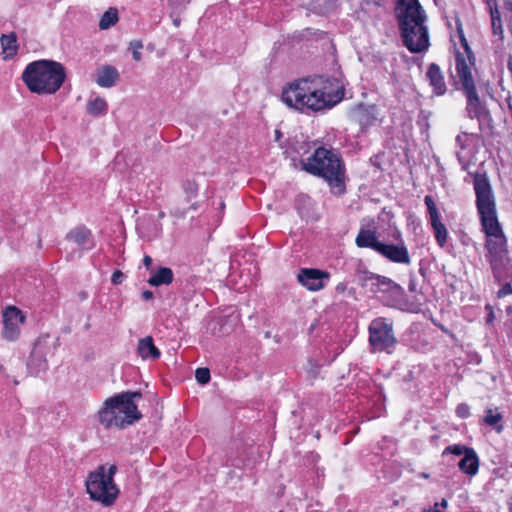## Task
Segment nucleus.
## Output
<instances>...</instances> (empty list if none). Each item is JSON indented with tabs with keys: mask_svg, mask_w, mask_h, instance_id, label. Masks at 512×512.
I'll return each mask as SVG.
<instances>
[{
	"mask_svg": "<svg viewBox=\"0 0 512 512\" xmlns=\"http://www.w3.org/2000/svg\"><path fill=\"white\" fill-rule=\"evenodd\" d=\"M409 289H410L411 291H414V290H415V285H414L413 283H410V285H409Z\"/></svg>",
	"mask_w": 512,
	"mask_h": 512,
	"instance_id": "44",
	"label": "nucleus"
},
{
	"mask_svg": "<svg viewBox=\"0 0 512 512\" xmlns=\"http://www.w3.org/2000/svg\"><path fill=\"white\" fill-rule=\"evenodd\" d=\"M330 274L315 268H301L297 274L298 282L310 291H319L326 286Z\"/></svg>",
	"mask_w": 512,
	"mask_h": 512,
	"instance_id": "14",
	"label": "nucleus"
},
{
	"mask_svg": "<svg viewBox=\"0 0 512 512\" xmlns=\"http://www.w3.org/2000/svg\"><path fill=\"white\" fill-rule=\"evenodd\" d=\"M141 397L139 392H123L107 398L96 414L98 423L105 429H124L139 421V412L133 399Z\"/></svg>",
	"mask_w": 512,
	"mask_h": 512,
	"instance_id": "3",
	"label": "nucleus"
},
{
	"mask_svg": "<svg viewBox=\"0 0 512 512\" xmlns=\"http://www.w3.org/2000/svg\"><path fill=\"white\" fill-rule=\"evenodd\" d=\"M502 419V414L498 411L497 408H489L486 410V415L484 417V422L489 426H495Z\"/></svg>",
	"mask_w": 512,
	"mask_h": 512,
	"instance_id": "29",
	"label": "nucleus"
},
{
	"mask_svg": "<svg viewBox=\"0 0 512 512\" xmlns=\"http://www.w3.org/2000/svg\"><path fill=\"white\" fill-rule=\"evenodd\" d=\"M137 352L144 360H156L161 355L159 349L154 345L153 338L151 336H147L139 340Z\"/></svg>",
	"mask_w": 512,
	"mask_h": 512,
	"instance_id": "21",
	"label": "nucleus"
},
{
	"mask_svg": "<svg viewBox=\"0 0 512 512\" xmlns=\"http://www.w3.org/2000/svg\"><path fill=\"white\" fill-rule=\"evenodd\" d=\"M130 48L132 49V56L135 61H140L142 58V54L140 50L143 48L142 42L140 41H132L130 43Z\"/></svg>",
	"mask_w": 512,
	"mask_h": 512,
	"instance_id": "31",
	"label": "nucleus"
},
{
	"mask_svg": "<svg viewBox=\"0 0 512 512\" xmlns=\"http://www.w3.org/2000/svg\"><path fill=\"white\" fill-rule=\"evenodd\" d=\"M66 240L73 242L80 250H90L95 246L91 231L85 226H77L66 234Z\"/></svg>",
	"mask_w": 512,
	"mask_h": 512,
	"instance_id": "18",
	"label": "nucleus"
},
{
	"mask_svg": "<svg viewBox=\"0 0 512 512\" xmlns=\"http://www.w3.org/2000/svg\"><path fill=\"white\" fill-rule=\"evenodd\" d=\"M456 414L460 417V418H466L469 416L470 414V409L468 407V405L466 404H460L458 405V407L456 408Z\"/></svg>",
	"mask_w": 512,
	"mask_h": 512,
	"instance_id": "35",
	"label": "nucleus"
},
{
	"mask_svg": "<svg viewBox=\"0 0 512 512\" xmlns=\"http://www.w3.org/2000/svg\"><path fill=\"white\" fill-rule=\"evenodd\" d=\"M426 76L435 93L438 95H443L446 91V86L440 67L432 63L428 68Z\"/></svg>",
	"mask_w": 512,
	"mask_h": 512,
	"instance_id": "22",
	"label": "nucleus"
},
{
	"mask_svg": "<svg viewBox=\"0 0 512 512\" xmlns=\"http://www.w3.org/2000/svg\"><path fill=\"white\" fill-rule=\"evenodd\" d=\"M45 341L46 339H39L31 352L27 367L32 375H37L47 368V361L43 353Z\"/></svg>",
	"mask_w": 512,
	"mask_h": 512,
	"instance_id": "19",
	"label": "nucleus"
},
{
	"mask_svg": "<svg viewBox=\"0 0 512 512\" xmlns=\"http://www.w3.org/2000/svg\"><path fill=\"white\" fill-rule=\"evenodd\" d=\"M409 311H411V312H418V309L417 308H411V309H409Z\"/></svg>",
	"mask_w": 512,
	"mask_h": 512,
	"instance_id": "50",
	"label": "nucleus"
},
{
	"mask_svg": "<svg viewBox=\"0 0 512 512\" xmlns=\"http://www.w3.org/2000/svg\"><path fill=\"white\" fill-rule=\"evenodd\" d=\"M87 113L94 117L103 116L107 113L108 104L102 97H95L87 102Z\"/></svg>",
	"mask_w": 512,
	"mask_h": 512,
	"instance_id": "26",
	"label": "nucleus"
},
{
	"mask_svg": "<svg viewBox=\"0 0 512 512\" xmlns=\"http://www.w3.org/2000/svg\"><path fill=\"white\" fill-rule=\"evenodd\" d=\"M395 14L403 45L411 53H422L429 46L427 15L418 0H398Z\"/></svg>",
	"mask_w": 512,
	"mask_h": 512,
	"instance_id": "2",
	"label": "nucleus"
},
{
	"mask_svg": "<svg viewBox=\"0 0 512 512\" xmlns=\"http://www.w3.org/2000/svg\"><path fill=\"white\" fill-rule=\"evenodd\" d=\"M195 378L201 385L207 384L210 381V371L208 368H197L195 371Z\"/></svg>",
	"mask_w": 512,
	"mask_h": 512,
	"instance_id": "30",
	"label": "nucleus"
},
{
	"mask_svg": "<svg viewBox=\"0 0 512 512\" xmlns=\"http://www.w3.org/2000/svg\"><path fill=\"white\" fill-rule=\"evenodd\" d=\"M301 200H303L305 202H310V198H308V197H300L298 201H301Z\"/></svg>",
	"mask_w": 512,
	"mask_h": 512,
	"instance_id": "42",
	"label": "nucleus"
},
{
	"mask_svg": "<svg viewBox=\"0 0 512 512\" xmlns=\"http://www.w3.org/2000/svg\"><path fill=\"white\" fill-rule=\"evenodd\" d=\"M457 29L461 46L464 49L463 53L457 52L456 54V73L458 77L457 85H460L459 88L464 91L467 97V109L469 114L478 116L482 107L472 74L475 59L472 50L469 47L468 41L464 35V32L459 24Z\"/></svg>",
	"mask_w": 512,
	"mask_h": 512,
	"instance_id": "6",
	"label": "nucleus"
},
{
	"mask_svg": "<svg viewBox=\"0 0 512 512\" xmlns=\"http://www.w3.org/2000/svg\"><path fill=\"white\" fill-rule=\"evenodd\" d=\"M392 236L396 243L382 242L377 253L390 262L409 265L411 263V259L401 232L398 229H395Z\"/></svg>",
	"mask_w": 512,
	"mask_h": 512,
	"instance_id": "12",
	"label": "nucleus"
},
{
	"mask_svg": "<svg viewBox=\"0 0 512 512\" xmlns=\"http://www.w3.org/2000/svg\"><path fill=\"white\" fill-rule=\"evenodd\" d=\"M344 96L342 83L317 76L297 80L283 89V102L299 111H320L339 103Z\"/></svg>",
	"mask_w": 512,
	"mask_h": 512,
	"instance_id": "1",
	"label": "nucleus"
},
{
	"mask_svg": "<svg viewBox=\"0 0 512 512\" xmlns=\"http://www.w3.org/2000/svg\"><path fill=\"white\" fill-rule=\"evenodd\" d=\"M478 457L474 450H468L467 454L463 456V458L459 461L458 467L459 469L468 474L475 475L478 471Z\"/></svg>",
	"mask_w": 512,
	"mask_h": 512,
	"instance_id": "24",
	"label": "nucleus"
},
{
	"mask_svg": "<svg viewBox=\"0 0 512 512\" xmlns=\"http://www.w3.org/2000/svg\"><path fill=\"white\" fill-rule=\"evenodd\" d=\"M509 67L512 69V57L509 58Z\"/></svg>",
	"mask_w": 512,
	"mask_h": 512,
	"instance_id": "48",
	"label": "nucleus"
},
{
	"mask_svg": "<svg viewBox=\"0 0 512 512\" xmlns=\"http://www.w3.org/2000/svg\"><path fill=\"white\" fill-rule=\"evenodd\" d=\"M487 236L486 247L490 255L491 266L496 275L500 274L501 269L505 266L506 261V238L498 221H494L491 225H482Z\"/></svg>",
	"mask_w": 512,
	"mask_h": 512,
	"instance_id": "8",
	"label": "nucleus"
},
{
	"mask_svg": "<svg viewBox=\"0 0 512 512\" xmlns=\"http://www.w3.org/2000/svg\"><path fill=\"white\" fill-rule=\"evenodd\" d=\"M369 280L372 281L374 292L381 293L383 300L388 306L404 309L401 305L404 290L399 284L390 278L375 274H371Z\"/></svg>",
	"mask_w": 512,
	"mask_h": 512,
	"instance_id": "11",
	"label": "nucleus"
},
{
	"mask_svg": "<svg viewBox=\"0 0 512 512\" xmlns=\"http://www.w3.org/2000/svg\"><path fill=\"white\" fill-rule=\"evenodd\" d=\"M422 476H423V477H425V478H427V477H428V475H427V474H425V473H423V474H422Z\"/></svg>",
	"mask_w": 512,
	"mask_h": 512,
	"instance_id": "52",
	"label": "nucleus"
},
{
	"mask_svg": "<svg viewBox=\"0 0 512 512\" xmlns=\"http://www.w3.org/2000/svg\"><path fill=\"white\" fill-rule=\"evenodd\" d=\"M373 224L374 222L372 220L368 225L361 226L355 239V243L359 248H370L375 252H378L382 242L378 240Z\"/></svg>",
	"mask_w": 512,
	"mask_h": 512,
	"instance_id": "17",
	"label": "nucleus"
},
{
	"mask_svg": "<svg viewBox=\"0 0 512 512\" xmlns=\"http://www.w3.org/2000/svg\"><path fill=\"white\" fill-rule=\"evenodd\" d=\"M65 78V67L57 61L46 59L29 63L22 73V80L27 88L37 94L56 93Z\"/></svg>",
	"mask_w": 512,
	"mask_h": 512,
	"instance_id": "5",
	"label": "nucleus"
},
{
	"mask_svg": "<svg viewBox=\"0 0 512 512\" xmlns=\"http://www.w3.org/2000/svg\"><path fill=\"white\" fill-rule=\"evenodd\" d=\"M353 119L361 126V129H367L378 120V109L375 105H358L352 112Z\"/></svg>",
	"mask_w": 512,
	"mask_h": 512,
	"instance_id": "16",
	"label": "nucleus"
},
{
	"mask_svg": "<svg viewBox=\"0 0 512 512\" xmlns=\"http://www.w3.org/2000/svg\"><path fill=\"white\" fill-rule=\"evenodd\" d=\"M433 512H440L439 510H434Z\"/></svg>",
	"mask_w": 512,
	"mask_h": 512,
	"instance_id": "53",
	"label": "nucleus"
},
{
	"mask_svg": "<svg viewBox=\"0 0 512 512\" xmlns=\"http://www.w3.org/2000/svg\"><path fill=\"white\" fill-rule=\"evenodd\" d=\"M509 67L512 69V57L509 58Z\"/></svg>",
	"mask_w": 512,
	"mask_h": 512,
	"instance_id": "49",
	"label": "nucleus"
},
{
	"mask_svg": "<svg viewBox=\"0 0 512 512\" xmlns=\"http://www.w3.org/2000/svg\"><path fill=\"white\" fill-rule=\"evenodd\" d=\"M502 429H503L502 425H498L496 427V430H497L498 433H500L502 431Z\"/></svg>",
	"mask_w": 512,
	"mask_h": 512,
	"instance_id": "43",
	"label": "nucleus"
},
{
	"mask_svg": "<svg viewBox=\"0 0 512 512\" xmlns=\"http://www.w3.org/2000/svg\"><path fill=\"white\" fill-rule=\"evenodd\" d=\"M73 258L72 254L67 256V259L71 260Z\"/></svg>",
	"mask_w": 512,
	"mask_h": 512,
	"instance_id": "51",
	"label": "nucleus"
},
{
	"mask_svg": "<svg viewBox=\"0 0 512 512\" xmlns=\"http://www.w3.org/2000/svg\"><path fill=\"white\" fill-rule=\"evenodd\" d=\"M491 24H492V30L495 35L502 34V24H501V17L500 12H497V18H494V16H491Z\"/></svg>",
	"mask_w": 512,
	"mask_h": 512,
	"instance_id": "32",
	"label": "nucleus"
},
{
	"mask_svg": "<svg viewBox=\"0 0 512 512\" xmlns=\"http://www.w3.org/2000/svg\"><path fill=\"white\" fill-rule=\"evenodd\" d=\"M118 21V11L116 8H109L99 21V28L102 30L109 29Z\"/></svg>",
	"mask_w": 512,
	"mask_h": 512,
	"instance_id": "27",
	"label": "nucleus"
},
{
	"mask_svg": "<svg viewBox=\"0 0 512 512\" xmlns=\"http://www.w3.org/2000/svg\"><path fill=\"white\" fill-rule=\"evenodd\" d=\"M182 189L187 201H190L198 195L199 185L194 178H186L182 182Z\"/></svg>",
	"mask_w": 512,
	"mask_h": 512,
	"instance_id": "28",
	"label": "nucleus"
},
{
	"mask_svg": "<svg viewBox=\"0 0 512 512\" xmlns=\"http://www.w3.org/2000/svg\"><path fill=\"white\" fill-rule=\"evenodd\" d=\"M174 24H175L176 26H179L180 21H179L178 19H175V20H174Z\"/></svg>",
	"mask_w": 512,
	"mask_h": 512,
	"instance_id": "46",
	"label": "nucleus"
},
{
	"mask_svg": "<svg viewBox=\"0 0 512 512\" xmlns=\"http://www.w3.org/2000/svg\"><path fill=\"white\" fill-rule=\"evenodd\" d=\"M142 298L146 301L151 300L153 298V292L150 290H146L142 293Z\"/></svg>",
	"mask_w": 512,
	"mask_h": 512,
	"instance_id": "38",
	"label": "nucleus"
},
{
	"mask_svg": "<svg viewBox=\"0 0 512 512\" xmlns=\"http://www.w3.org/2000/svg\"><path fill=\"white\" fill-rule=\"evenodd\" d=\"M489 10L490 16L497 18V12H499L496 0H484Z\"/></svg>",
	"mask_w": 512,
	"mask_h": 512,
	"instance_id": "33",
	"label": "nucleus"
},
{
	"mask_svg": "<svg viewBox=\"0 0 512 512\" xmlns=\"http://www.w3.org/2000/svg\"><path fill=\"white\" fill-rule=\"evenodd\" d=\"M512 293V288L509 284H506L503 288L498 291V297H503Z\"/></svg>",
	"mask_w": 512,
	"mask_h": 512,
	"instance_id": "37",
	"label": "nucleus"
},
{
	"mask_svg": "<svg viewBox=\"0 0 512 512\" xmlns=\"http://www.w3.org/2000/svg\"><path fill=\"white\" fill-rule=\"evenodd\" d=\"M0 43L3 53L5 54L4 59L11 58L17 54V36L14 32L9 34H2L0 37Z\"/></svg>",
	"mask_w": 512,
	"mask_h": 512,
	"instance_id": "25",
	"label": "nucleus"
},
{
	"mask_svg": "<svg viewBox=\"0 0 512 512\" xmlns=\"http://www.w3.org/2000/svg\"><path fill=\"white\" fill-rule=\"evenodd\" d=\"M282 136L281 132L279 130H275V139L278 141L280 137Z\"/></svg>",
	"mask_w": 512,
	"mask_h": 512,
	"instance_id": "40",
	"label": "nucleus"
},
{
	"mask_svg": "<svg viewBox=\"0 0 512 512\" xmlns=\"http://www.w3.org/2000/svg\"><path fill=\"white\" fill-rule=\"evenodd\" d=\"M123 278H124V274H123L121 271L116 270V271L112 274L111 281H112L114 284H120V283H122Z\"/></svg>",
	"mask_w": 512,
	"mask_h": 512,
	"instance_id": "36",
	"label": "nucleus"
},
{
	"mask_svg": "<svg viewBox=\"0 0 512 512\" xmlns=\"http://www.w3.org/2000/svg\"><path fill=\"white\" fill-rule=\"evenodd\" d=\"M424 202L427 206L428 216H429V222L432 226V229L435 234V238L440 245V247H443L446 238H447V230L445 225L440 221V214L438 212L437 206L430 195H426L424 198Z\"/></svg>",
	"mask_w": 512,
	"mask_h": 512,
	"instance_id": "15",
	"label": "nucleus"
},
{
	"mask_svg": "<svg viewBox=\"0 0 512 512\" xmlns=\"http://www.w3.org/2000/svg\"><path fill=\"white\" fill-rule=\"evenodd\" d=\"M506 5L512 11V0H506Z\"/></svg>",
	"mask_w": 512,
	"mask_h": 512,
	"instance_id": "41",
	"label": "nucleus"
},
{
	"mask_svg": "<svg viewBox=\"0 0 512 512\" xmlns=\"http://www.w3.org/2000/svg\"><path fill=\"white\" fill-rule=\"evenodd\" d=\"M301 164L302 169L307 173L325 179L334 193H344L345 166L334 150L318 147Z\"/></svg>",
	"mask_w": 512,
	"mask_h": 512,
	"instance_id": "4",
	"label": "nucleus"
},
{
	"mask_svg": "<svg viewBox=\"0 0 512 512\" xmlns=\"http://www.w3.org/2000/svg\"><path fill=\"white\" fill-rule=\"evenodd\" d=\"M173 271L168 267H160L157 270H151V276L148 279V283L151 286L168 285L173 281Z\"/></svg>",
	"mask_w": 512,
	"mask_h": 512,
	"instance_id": "23",
	"label": "nucleus"
},
{
	"mask_svg": "<svg viewBox=\"0 0 512 512\" xmlns=\"http://www.w3.org/2000/svg\"><path fill=\"white\" fill-rule=\"evenodd\" d=\"M143 264L145 265V267L149 268L152 264V258L146 255L143 259Z\"/></svg>",
	"mask_w": 512,
	"mask_h": 512,
	"instance_id": "39",
	"label": "nucleus"
},
{
	"mask_svg": "<svg viewBox=\"0 0 512 512\" xmlns=\"http://www.w3.org/2000/svg\"><path fill=\"white\" fill-rule=\"evenodd\" d=\"M369 343L374 351L391 353L396 343L392 322L386 318H376L369 325Z\"/></svg>",
	"mask_w": 512,
	"mask_h": 512,
	"instance_id": "10",
	"label": "nucleus"
},
{
	"mask_svg": "<svg viewBox=\"0 0 512 512\" xmlns=\"http://www.w3.org/2000/svg\"><path fill=\"white\" fill-rule=\"evenodd\" d=\"M2 318V337L7 341L17 340L25 321L23 312L15 306H10L3 311Z\"/></svg>",
	"mask_w": 512,
	"mask_h": 512,
	"instance_id": "13",
	"label": "nucleus"
},
{
	"mask_svg": "<svg viewBox=\"0 0 512 512\" xmlns=\"http://www.w3.org/2000/svg\"><path fill=\"white\" fill-rule=\"evenodd\" d=\"M476 204L482 225L498 221L495 197L487 178L477 175L474 179Z\"/></svg>",
	"mask_w": 512,
	"mask_h": 512,
	"instance_id": "9",
	"label": "nucleus"
},
{
	"mask_svg": "<svg viewBox=\"0 0 512 512\" xmlns=\"http://www.w3.org/2000/svg\"><path fill=\"white\" fill-rule=\"evenodd\" d=\"M442 454H443V455L448 454V447H446V448L443 450V453H442Z\"/></svg>",
	"mask_w": 512,
	"mask_h": 512,
	"instance_id": "47",
	"label": "nucleus"
},
{
	"mask_svg": "<svg viewBox=\"0 0 512 512\" xmlns=\"http://www.w3.org/2000/svg\"><path fill=\"white\" fill-rule=\"evenodd\" d=\"M441 505H442L443 507H446V505H447V501H446V499H442Z\"/></svg>",
	"mask_w": 512,
	"mask_h": 512,
	"instance_id": "45",
	"label": "nucleus"
},
{
	"mask_svg": "<svg viewBox=\"0 0 512 512\" xmlns=\"http://www.w3.org/2000/svg\"><path fill=\"white\" fill-rule=\"evenodd\" d=\"M468 450H472L471 448H468L466 446L461 445H454L453 447H450V453H453L455 455L461 456L467 454Z\"/></svg>",
	"mask_w": 512,
	"mask_h": 512,
	"instance_id": "34",
	"label": "nucleus"
},
{
	"mask_svg": "<svg viewBox=\"0 0 512 512\" xmlns=\"http://www.w3.org/2000/svg\"><path fill=\"white\" fill-rule=\"evenodd\" d=\"M118 79L117 69L111 65H106L98 70L95 81L101 87L110 88L115 85Z\"/></svg>",
	"mask_w": 512,
	"mask_h": 512,
	"instance_id": "20",
	"label": "nucleus"
},
{
	"mask_svg": "<svg viewBox=\"0 0 512 512\" xmlns=\"http://www.w3.org/2000/svg\"><path fill=\"white\" fill-rule=\"evenodd\" d=\"M117 472V466L100 465L95 471L91 472L86 480V488L91 499L110 506L116 500L119 489L114 483V475Z\"/></svg>",
	"mask_w": 512,
	"mask_h": 512,
	"instance_id": "7",
	"label": "nucleus"
}]
</instances>
